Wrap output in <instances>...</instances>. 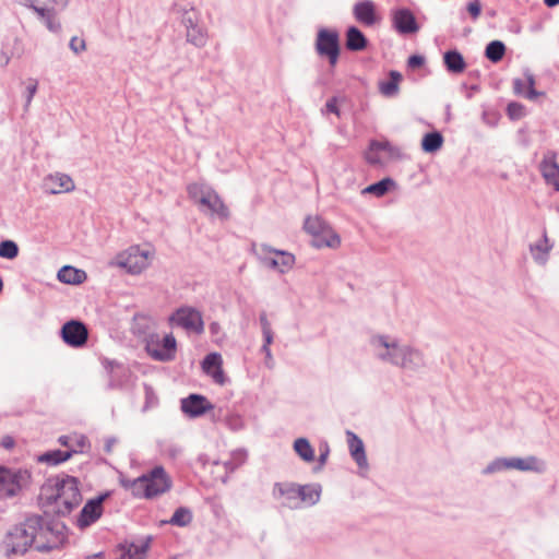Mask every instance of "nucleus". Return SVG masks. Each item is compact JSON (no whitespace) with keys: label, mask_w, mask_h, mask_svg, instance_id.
Here are the masks:
<instances>
[{"label":"nucleus","mask_w":559,"mask_h":559,"mask_svg":"<svg viewBox=\"0 0 559 559\" xmlns=\"http://www.w3.org/2000/svg\"><path fill=\"white\" fill-rule=\"evenodd\" d=\"M372 357L384 365L397 367L406 372H419L426 367L424 353L402 342L399 337L376 333L368 342Z\"/></svg>","instance_id":"obj_1"},{"label":"nucleus","mask_w":559,"mask_h":559,"mask_svg":"<svg viewBox=\"0 0 559 559\" xmlns=\"http://www.w3.org/2000/svg\"><path fill=\"white\" fill-rule=\"evenodd\" d=\"M40 501L58 515H68L83 500L78 478L69 475L48 478L40 488Z\"/></svg>","instance_id":"obj_2"},{"label":"nucleus","mask_w":559,"mask_h":559,"mask_svg":"<svg viewBox=\"0 0 559 559\" xmlns=\"http://www.w3.org/2000/svg\"><path fill=\"white\" fill-rule=\"evenodd\" d=\"M47 533L48 528L39 516L27 518L9 532L5 540L8 551L24 554L32 546L39 551L49 550L51 546L45 542Z\"/></svg>","instance_id":"obj_3"},{"label":"nucleus","mask_w":559,"mask_h":559,"mask_svg":"<svg viewBox=\"0 0 559 559\" xmlns=\"http://www.w3.org/2000/svg\"><path fill=\"white\" fill-rule=\"evenodd\" d=\"M154 257L155 250L150 245H132L118 252L109 265L122 269L130 275H140L151 266Z\"/></svg>","instance_id":"obj_4"},{"label":"nucleus","mask_w":559,"mask_h":559,"mask_svg":"<svg viewBox=\"0 0 559 559\" xmlns=\"http://www.w3.org/2000/svg\"><path fill=\"white\" fill-rule=\"evenodd\" d=\"M188 193L204 214L221 219L228 218V207L212 188L200 183H192L188 186Z\"/></svg>","instance_id":"obj_5"},{"label":"nucleus","mask_w":559,"mask_h":559,"mask_svg":"<svg viewBox=\"0 0 559 559\" xmlns=\"http://www.w3.org/2000/svg\"><path fill=\"white\" fill-rule=\"evenodd\" d=\"M252 250L264 267L278 274H286L295 266L296 257L289 251L273 248L267 243L253 245Z\"/></svg>","instance_id":"obj_6"},{"label":"nucleus","mask_w":559,"mask_h":559,"mask_svg":"<svg viewBox=\"0 0 559 559\" xmlns=\"http://www.w3.org/2000/svg\"><path fill=\"white\" fill-rule=\"evenodd\" d=\"M305 230L311 235V245L314 248L337 249L341 247L340 235L321 217L309 216L305 221Z\"/></svg>","instance_id":"obj_7"},{"label":"nucleus","mask_w":559,"mask_h":559,"mask_svg":"<svg viewBox=\"0 0 559 559\" xmlns=\"http://www.w3.org/2000/svg\"><path fill=\"white\" fill-rule=\"evenodd\" d=\"M31 481L32 474L28 469L0 466V500L17 496Z\"/></svg>","instance_id":"obj_8"},{"label":"nucleus","mask_w":559,"mask_h":559,"mask_svg":"<svg viewBox=\"0 0 559 559\" xmlns=\"http://www.w3.org/2000/svg\"><path fill=\"white\" fill-rule=\"evenodd\" d=\"M133 484L141 488V497L145 498L159 496L171 487V480L163 466H156L147 474L135 478Z\"/></svg>","instance_id":"obj_9"},{"label":"nucleus","mask_w":559,"mask_h":559,"mask_svg":"<svg viewBox=\"0 0 559 559\" xmlns=\"http://www.w3.org/2000/svg\"><path fill=\"white\" fill-rule=\"evenodd\" d=\"M168 322L171 326H178L195 334L204 332V321L201 311L190 306H182L176 309L169 316Z\"/></svg>","instance_id":"obj_10"},{"label":"nucleus","mask_w":559,"mask_h":559,"mask_svg":"<svg viewBox=\"0 0 559 559\" xmlns=\"http://www.w3.org/2000/svg\"><path fill=\"white\" fill-rule=\"evenodd\" d=\"M314 48L320 57L329 60L331 68L337 64L340 57V35L334 29L320 28L317 34Z\"/></svg>","instance_id":"obj_11"},{"label":"nucleus","mask_w":559,"mask_h":559,"mask_svg":"<svg viewBox=\"0 0 559 559\" xmlns=\"http://www.w3.org/2000/svg\"><path fill=\"white\" fill-rule=\"evenodd\" d=\"M145 348L154 360L171 361L176 357L177 341L171 333L166 334L163 340L157 334H152L146 340Z\"/></svg>","instance_id":"obj_12"},{"label":"nucleus","mask_w":559,"mask_h":559,"mask_svg":"<svg viewBox=\"0 0 559 559\" xmlns=\"http://www.w3.org/2000/svg\"><path fill=\"white\" fill-rule=\"evenodd\" d=\"M401 156L400 148L393 146L389 141H370L365 152L366 162L372 166H383Z\"/></svg>","instance_id":"obj_13"},{"label":"nucleus","mask_w":559,"mask_h":559,"mask_svg":"<svg viewBox=\"0 0 559 559\" xmlns=\"http://www.w3.org/2000/svg\"><path fill=\"white\" fill-rule=\"evenodd\" d=\"M41 189L47 194L69 193L74 191L75 183L68 174L55 171L43 178Z\"/></svg>","instance_id":"obj_14"},{"label":"nucleus","mask_w":559,"mask_h":559,"mask_svg":"<svg viewBox=\"0 0 559 559\" xmlns=\"http://www.w3.org/2000/svg\"><path fill=\"white\" fill-rule=\"evenodd\" d=\"M108 497V493L99 495L90 499L82 508L78 519L76 525L80 528H85L95 523L103 514V502Z\"/></svg>","instance_id":"obj_15"},{"label":"nucleus","mask_w":559,"mask_h":559,"mask_svg":"<svg viewBox=\"0 0 559 559\" xmlns=\"http://www.w3.org/2000/svg\"><path fill=\"white\" fill-rule=\"evenodd\" d=\"M61 337L67 345L78 348L86 343L88 332L84 323L71 320L62 325Z\"/></svg>","instance_id":"obj_16"},{"label":"nucleus","mask_w":559,"mask_h":559,"mask_svg":"<svg viewBox=\"0 0 559 559\" xmlns=\"http://www.w3.org/2000/svg\"><path fill=\"white\" fill-rule=\"evenodd\" d=\"M392 24L397 33L415 34L419 31L414 13L407 8H401L392 11Z\"/></svg>","instance_id":"obj_17"},{"label":"nucleus","mask_w":559,"mask_h":559,"mask_svg":"<svg viewBox=\"0 0 559 559\" xmlns=\"http://www.w3.org/2000/svg\"><path fill=\"white\" fill-rule=\"evenodd\" d=\"M214 405L201 394H190L181 400V411L191 418H197L211 412Z\"/></svg>","instance_id":"obj_18"},{"label":"nucleus","mask_w":559,"mask_h":559,"mask_svg":"<svg viewBox=\"0 0 559 559\" xmlns=\"http://www.w3.org/2000/svg\"><path fill=\"white\" fill-rule=\"evenodd\" d=\"M554 242L549 239L547 231L544 230L542 237L535 242L530 243L528 250L535 264L538 266H546L550 253L554 249Z\"/></svg>","instance_id":"obj_19"},{"label":"nucleus","mask_w":559,"mask_h":559,"mask_svg":"<svg viewBox=\"0 0 559 559\" xmlns=\"http://www.w3.org/2000/svg\"><path fill=\"white\" fill-rule=\"evenodd\" d=\"M299 485L294 483H276L273 488V497L289 509L300 508L298 503Z\"/></svg>","instance_id":"obj_20"},{"label":"nucleus","mask_w":559,"mask_h":559,"mask_svg":"<svg viewBox=\"0 0 559 559\" xmlns=\"http://www.w3.org/2000/svg\"><path fill=\"white\" fill-rule=\"evenodd\" d=\"M539 169L546 183L552 186L556 191H559V165L555 153L548 152L544 155Z\"/></svg>","instance_id":"obj_21"},{"label":"nucleus","mask_w":559,"mask_h":559,"mask_svg":"<svg viewBox=\"0 0 559 559\" xmlns=\"http://www.w3.org/2000/svg\"><path fill=\"white\" fill-rule=\"evenodd\" d=\"M223 359L221 354L211 353L206 355L202 361V370L210 376L213 381L219 385L226 382L225 373L223 370Z\"/></svg>","instance_id":"obj_22"},{"label":"nucleus","mask_w":559,"mask_h":559,"mask_svg":"<svg viewBox=\"0 0 559 559\" xmlns=\"http://www.w3.org/2000/svg\"><path fill=\"white\" fill-rule=\"evenodd\" d=\"M353 14L356 21L367 26H372L378 21L376 5L371 0H362L355 3Z\"/></svg>","instance_id":"obj_23"},{"label":"nucleus","mask_w":559,"mask_h":559,"mask_svg":"<svg viewBox=\"0 0 559 559\" xmlns=\"http://www.w3.org/2000/svg\"><path fill=\"white\" fill-rule=\"evenodd\" d=\"M535 79L532 72L526 70L524 72V79H514L513 81V90L514 93L521 95L527 99H536L540 94L534 88Z\"/></svg>","instance_id":"obj_24"},{"label":"nucleus","mask_w":559,"mask_h":559,"mask_svg":"<svg viewBox=\"0 0 559 559\" xmlns=\"http://www.w3.org/2000/svg\"><path fill=\"white\" fill-rule=\"evenodd\" d=\"M346 435L348 437L350 455L360 468L368 469V461L362 440L352 431H347Z\"/></svg>","instance_id":"obj_25"},{"label":"nucleus","mask_w":559,"mask_h":559,"mask_svg":"<svg viewBox=\"0 0 559 559\" xmlns=\"http://www.w3.org/2000/svg\"><path fill=\"white\" fill-rule=\"evenodd\" d=\"M151 537L140 544L130 543L121 546L122 554L119 559H145L150 548Z\"/></svg>","instance_id":"obj_26"},{"label":"nucleus","mask_w":559,"mask_h":559,"mask_svg":"<svg viewBox=\"0 0 559 559\" xmlns=\"http://www.w3.org/2000/svg\"><path fill=\"white\" fill-rule=\"evenodd\" d=\"M321 496L320 485H299L298 503L302 506L312 507L317 504Z\"/></svg>","instance_id":"obj_27"},{"label":"nucleus","mask_w":559,"mask_h":559,"mask_svg":"<svg viewBox=\"0 0 559 559\" xmlns=\"http://www.w3.org/2000/svg\"><path fill=\"white\" fill-rule=\"evenodd\" d=\"M57 278L64 284L78 285L86 280V273L72 265H64L58 271Z\"/></svg>","instance_id":"obj_28"},{"label":"nucleus","mask_w":559,"mask_h":559,"mask_svg":"<svg viewBox=\"0 0 559 559\" xmlns=\"http://www.w3.org/2000/svg\"><path fill=\"white\" fill-rule=\"evenodd\" d=\"M33 10L38 14L40 20L45 23L49 32L53 34L61 33L62 25L57 16L55 9H44L39 7H32Z\"/></svg>","instance_id":"obj_29"},{"label":"nucleus","mask_w":559,"mask_h":559,"mask_svg":"<svg viewBox=\"0 0 559 559\" xmlns=\"http://www.w3.org/2000/svg\"><path fill=\"white\" fill-rule=\"evenodd\" d=\"M514 465L515 469L521 472L543 473L546 471L545 462L534 455H528L526 457L514 456Z\"/></svg>","instance_id":"obj_30"},{"label":"nucleus","mask_w":559,"mask_h":559,"mask_svg":"<svg viewBox=\"0 0 559 559\" xmlns=\"http://www.w3.org/2000/svg\"><path fill=\"white\" fill-rule=\"evenodd\" d=\"M78 450H68V451H60V450H53L48 451L43 454H40L37 459L39 463H45L48 465H58L60 463H63L72 457L73 454L78 453Z\"/></svg>","instance_id":"obj_31"},{"label":"nucleus","mask_w":559,"mask_h":559,"mask_svg":"<svg viewBox=\"0 0 559 559\" xmlns=\"http://www.w3.org/2000/svg\"><path fill=\"white\" fill-rule=\"evenodd\" d=\"M367 46L365 35L355 26H350L346 32V48L352 51L364 50Z\"/></svg>","instance_id":"obj_32"},{"label":"nucleus","mask_w":559,"mask_h":559,"mask_svg":"<svg viewBox=\"0 0 559 559\" xmlns=\"http://www.w3.org/2000/svg\"><path fill=\"white\" fill-rule=\"evenodd\" d=\"M396 188V182L390 178L385 177L381 179L380 181L369 185L362 190V193L366 194H373L378 198L383 197L385 193H388L390 190H393Z\"/></svg>","instance_id":"obj_33"},{"label":"nucleus","mask_w":559,"mask_h":559,"mask_svg":"<svg viewBox=\"0 0 559 559\" xmlns=\"http://www.w3.org/2000/svg\"><path fill=\"white\" fill-rule=\"evenodd\" d=\"M444 64L448 71L452 73H462L466 63L463 56L456 50L447 51L443 56Z\"/></svg>","instance_id":"obj_34"},{"label":"nucleus","mask_w":559,"mask_h":559,"mask_svg":"<svg viewBox=\"0 0 559 559\" xmlns=\"http://www.w3.org/2000/svg\"><path fill=\"white\" fill-rule=\"evenodd\" d=\"M294 450L304 462L311 463L314 461V449L307 438H297L294 441Z\"/></svg>","instance_id":"obj_35"},{"label":"nucleus","mask_w":559,"mask_h":559,"mask_svg":"<svg viewBox=\"0 0 559 559\" xmlns=\"http://www.w3.org/2000/svg\"><path fill=\"white\" fill-rule=\"evenodd\" d=\"M443 142L444 140L440 132L426 133L421 140V148L425 153H436L442 147Z\"/></svg>","instance_id":"obj_36"},{"label":"nucleus","mask_w":559,"mask_h":559,"mask_svg":"<svg viewBox=\"0 0 559 559\" xmlns=\"http://www.w3.org/2000/svg\"><path fill=\"white\" fill-rule=\"evenodd\" d=\"M401 80H402V75L400 72L391 71L390 80L386 82H381L379 84L380 93L386 97L396 95L399 92V83Z\"/></svg>","instance_id":"obj_37"},{"label":"nucleus","mask_w":559,"mask_h":559,"mask_svg":"<svg viewBox=\"0 0 559 559\" xmlns=\"http://www.w3.org/2000/svg\"><path fill=\"white\" fill-rule=\"evenodd\" d=\"M187 41L198 48H202L207 44V32L204 27L198 25L197 27L189 29L186 33Z\"/></svg>","instance_id":"obj_38"},{"label":"nucleus","mask_w":559,"mask_h":559,"mask_svg":"<svg viewBox=\"0 0 559 559\" xmlns=\"http://www.w3.org/2000/svg\"><path fill=\"white\" fill-rule=\"evenodd\" d=\"M191 521L192 512L188 508L180 507L174 512L173 516L168 521H165V523L185 527L189 525Z\"/></svg>","instance_id":"obj_39"},{"label":"nucleus","mask_w":559,"mask_h":559,"mask_svg":"<svg viewBox=\"0 0 559 559\" xmlns=\"http://www.w3.org/2000/svg\"><path fill=\"white\" fill-rule=\"evenodd\" d=\"M506 52V46L500 40H492L490 41L485 51V56L492 62L500 61Z\"/></svg>","instance_id":"obj_40"},{"label":"nucleus","mask_w":559,"mask_h":559,"mask_svg":"<svg viewBox=\"0 0 559 559\" xmlns=\"http://www.w3.org/2000/svg\"><path fill=\"white\" fill-rule=\"evenodd\" d=\"M19 254V247L13 240H2L0 242V258L13 260Z\"/></svg>","instance_id":"obj_41"},{"label":"nucleus","mask_w":559,"mask_h":559,"mask_svg":"<svg viewBox=\"0 0 559 559\" xmlns=\"http://www.w3.org/2000/svg\"><path fill=\"white\" fill-rule=\"evenodd\" d=\"M506 471L503 457H497L492 460L484 469V475L495 474Z\"/></svg>","instance_id":"obj_42"},{"label":"nucleus","mask_w":559,"mask_h":559,"mask_svg":"<svg viewBox=\"0 0 559 559\" xmlns=\"http://www.w3.org/2000/svg\"><path fill=\"white\" fill-rule=\"evenodd\" d=\"M69 47L74 53L78 55L86 49V44L84 39L79 38L78 36H73L70 39Z\"/></svg>","instance_id":"obj_43"},{"label":"nucleus","mask_w":559,"mask_h":559,"mask_svg":"<svg viewBox=\"0 0 559 559\" xmlns=\"http://www.w3.org/2000/svg\"><path fill=\"white\" fill-rule=\"evenodd\" d=\"M508 114L511 119H520L524 116V107L518 103H511L508 105Z\"/></svg>","instance_id":"obj_44"},{"label":"nucleus","mask_w":559,"mask_h":559,"mask_svg":"<svg viewBox=\"0 0 559 559\" xmlns=\"http://www.w3.org/2000/svg\"><path fill=\"white\" fill-rule=\"evenodd\" d=\"M182 24L186 27V33L199 25L195 14L192 12H186L182 16Z\"/></svg>","instance_id":"obj_45"},{"label":"nucleus","mask_w":559,"mask_h":559,"mask_svg":"<svg viewBox=\"0 0 559 559\" xmlns=\"http://www.w3.org/2000/svg\"><path fill=\"white\" fill-rule=\"evenodd\" d=\"M467 11L473 16L474 20H476L481 12V3L479 0H473L467 4Z\"/></svg>","instance_id":"obj_46"},{"label":"nucleus","mask_w":559,"mask_h":559,"mask_svg":"<svg viewBox=\"0 0 559 559\" xmlns=\"http://www.w3.org/2000/svg\"><path fill=\"white\" fill-rule=\"evenodd\" d=\"M337 97H331L325 104V110L328 112H332L335 114L336 116H340L341 112L337 106Z\"/></svg>","instance_id":"obj_47"},{"label":"nucleus","mask_w":559,"mask_h":559,"mask_svg":"<svg viewBox=\"0 0 559 559\" xmlns=\"http://www.w3.org/2000/svg\"><path fill=\"white\" fill-rule=\"evenodd\" d=\"M133 483H135V479L121 480V484L124 488L130 489L134 496L141 497V488H138Z\"/></svg>","instance_id":"obj_48"},{"label":"nucleus","mask_w":559,"mask_h":559,"mask_svg":"<svg viewBox=\"0 0 559 559\" xmlns=\"http://www.w3.org/2000/svg\"><path fill=\"white\" fill-rule=\"evenodd\" d=\"M424 58L418 55H413L408 58V66L412 68L420 67L424 64Z\"/></svg>","instance_id":"obj_49"},{"label":"nucleus","mask_w":559,"mask_h":559,"mask_svg":"<svg viewBox=\"0 0 559 559\" xmlns=\"http://www.w3.org/2000/svg\"><path fill=\"white\" fill-rule=\"evenodd\" d=\"M36 91H37V83L36 82L27 86L26 105L31 104V102L33 100L34 95L36 94Z\"/></svg>","instance_id":"obj_50"},{"label":"nucleus","mask_w":559,"mask_h":559,"mask_svg":"<svg viewBox=\"0 0 559 559\" xmlns=\"http://www.w3.org/2000/svg\"><path fill=\"white\" fill-rule=\"evenodd\" d=\"M264 344L263 346H270L273 342V333L271 329H264L263 331Z\"/></svg>","instance_id":"obj_51"},{"label":"nucleus","mask_w":559,"mask_h":559,"mask_svg":"<svg viewBox=\"0 0 559 559\" xmlns=\"http://www.w3.org/2000/svg\"><path fill=\"white\" fill-rule=\"evenodd\" d=\"M1 444L4 449H12L15 444L14 439L10 436H5L2 438Z\"/></svg>","instance_id":"obj_52"},{"label":"nucleus","mask_w":559,"mask_h":559,"mask_svg":"<svg viewBox=\"0 0 559 559\" xmlns=\"http://www.w3.org/2000/svg\"><path fill=\"white\" fill-rule=\"evenodd\" d=\"M328 456H329V448L326 447L324 449V451H322L319 455L320 467L326 463Z\"/></svg>","instance_id":"obj_53"},{"label":"nucleus","mask_w":559,"mask_h":559,"mask_svg":"<svg viewBox=\"0 0 559 559\" xmlns=\"http://www.w3.org/2000/svg\"><path fill=\"white\" fill-rule=\"evenodd\" d=\"M506 469H515L514 465V456L512 457H503Z\"/></svg>","instance_id":"obj_54"},{"label":"nucleus","mask_w":559,"mask_h":559,"mask_svg":"<svg viewBox=\"0 0 559 559\" xmlns=\"http://www.w3.org/2000/svg\"><path fill=\"white\" fill-rule=\"evenodd\" d=\"M51 3L60 7V9H66L69 4V0H49Z\"/></svg>","instance_id":"obj_55"},{"label":"nucleus","mask_w":559,"mask_h":559,"mask_svg":"<svg viewBox=\"0 0 559 559\" xmlns=\"http://www.w3.org/2000/svg\"><path fill=\"white\" fill-rule=\"evenodd\" d=\"M219 330H221V325H219V323H218V322H212V323L210 324V332H211L212 334H217V333L219 332Z\"/></svg>","instance_id":"obj_56"},{"label":"nucleus","mask_w":559,"mask_h":559,"mask_svg":"<svg viewBox=\"0 0 559 559\" xmlns=\"http://www.w3.org/2000/svg\"><path fill=\"white\" fill-rule=\"evenodd\" d=\"M59 443L63 447H68L69 445V442H70V437L69 436H60L59 439H58Z\"/></svg>","instance_id":"obj_57"},{"label":"nucleus","mask_w":559,"mask_h":559,"mask_svg":"<svg viewBox=\"0 0 559 559\" xmlns=\"http://www.w3.org/2000/svg\"><path fill=\"white\" fill-rule=\"evenodd\" d=\"M262 352L265 354V357L267 360L272 361V353H271V349H270V346H262Z\"/></svg>","instance_id":"obj_58"},{"label":"nucleus","mask_w":559,"mask_h":559,"mask_svg":"<svg viewBox=\"0 0 559 559\" xmlns=\"http://www.w3.org/2000/svg\"><path fill=\"white\" fill-rule=\"evenodd\" d=\"M260 321L262 324V332L264 331V329H271L270 323L265 316H261Z\"/></svg>","instance_id":"obj_59"},{"label":"nucleus","mask_w":559,"mask_h":559,"mask_svg":"<svg viewBox=\"0 0 559 559\" xmlns=\"http://www.w3.org/2000/svg\"><path fill=\"white\" fill-rule=\"evenodd\" d=\"M78 443H79V445H80V448H81V450H80V451L82 452V451H83V449H84V448H85V445H86V439H85V437H83V436H79V437H78Z\"/></svg>","instance_id":"obj_60"},{"label":"nucleus","mask_w":559,"mask_h":559,"mask_svg":"<svg viewBox=\"0 0 559 559\" xmlns=\"http://www.w3.org/2000/svg\"><path fill=\"white\" fill-rule=\"evenodd\" d=\"M545 4L549 8L556 7L559 4V0H544Z\"/></svg>","instance_id":"obj_61"},{"label":"nucleus","mask_w":559,"mask_h":559,"mask_svg":"<svg viewBox=\"0 0 559 559\" xmlns=\"http://www.w3.org/2000/svg\"><path fill=\"white\" fill-rule=\"evenodd\" d=\"M85 559H103L102 552L94 554L92 556L86 557Z\"/></svg>","instance_id":"obj_62"},{"label":"nucleus","mask_w":559,"mask_h":559,"mask_svg":"<svg viewBox=\"0 0 559 559\" xmlns=\"http://www.w3.org/2000/svg\"><path fill=\"white\" fill-rule=\"evenodd\" d=\"M114 442H115L114 439L107 441V444H106V451L107 452H109L111 450V447H112Z\"/></svg>","instance_id":"obj_63"}]
</instances>
